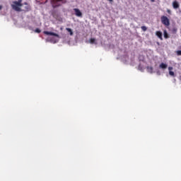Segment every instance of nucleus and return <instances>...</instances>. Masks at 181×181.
<instances>
[{
	"mask_svg": "<svg viewBox=\"0 0 181 181\" xmlns=\"http://www.w3.org/2000/svg\"><path fill=\"white\" fill-rule=\"evenodd\" d=\"M66 30H67V32H68V33H69L70 36H73V35H74V33H73V30L71 28H66Z\"/></svg>",
	"mask_w": 181,
	"mask_h": 181,
	"instance_id": "nucleus-9",
	"label": "nucleus"
},
{
	"mask_svg": "<svg viewBox=\"0 0 181 181\" xmlns=\"http://www.w3.org/2000/svg\"><path fill=\"white\" fill-rule=\"evenodd\" d=\"M164 37L165 39H169V35L168 34V31L164 30Z\"/></svg>",
	"mask_w": 181,
	"mask_h": 181,
	"instance_id": "nucleus-12",
	"label": "nucleus"
},
{
	"mask_svg": "<svg viewBox=\"0 0 181 181\" xmlns=\"http://www.w3.org/2000/svg\"><path fill=\"white\" fill-rule=\"evenodd\" d=\"M43 33H44V35H49V36H55V37H59V35L56 33L49 32V31H44Z\"/></svg>",
	"mask_w": 181,
	"mask_h": 181,
	"instance_id": "nucleus-4",
	"label": "nucleus"
},
{
	"mask_svg": "<svg viewBox=\"0 0 181 181\" xmlns=\"http://www.w3.org/2000/svg\"><path fill=\"white\" fill-rule=\"evenodd\" d=\"M167 12H168V13H169V15H170V13H172V11L170 9H168Z\"/></svg>",
	"mask_w": 181,
	"mask_h": 181,
	"instance_id": "nucleus-19",
	"label": "nucleus"
},
{
	"mask_svg": "<svg viewBox=\"0 0 181 181\" xmlns=\"http://www.w3.org/2000/svg\"><path fill=\"white\" fill-rule=\"evenodd\" d=\"M24 5L29 6L26 2L24 3Z\"/></svg>",
	"mask_w": 181,
	"mask_h": 181,
	"instance_id": "nucleus-21",
	"label": "nucleus"
},
{
	"mask_svg": "<svg viewBox=\"0 0 181 181\" xmlns=\"http://www.w3.org/2000/svg\"><path fill=\"white\" fill-rule=\"evenodd\" d=\"M156 35L160 39V40H163V38L162 37V32L156 31Z\"/></svg>",
	"mask_w": 181,
	"mask_h": 181,
	"instance_id": "nucleus-8",
	"label": "nucleus"
},
{
	"mask_svg": "<svg viewBox=\"0 0 181 181\" xmlns=\"http://www.w3.org/2000/svg\"><path fill=\"white\" fill-rule=\"evenodd\" d=\"M90 43L91 45H97V42H95V38H90Z\"/></svg>",
	"mask_w": 181,
	"mask_h": 181,
	"instance_id": "nucleus-11",
	"label": "nucleus"
},
{
	"mask_svg": "<svg viewBox=\"0 0 181 181\" xmlns=\"http://www.w3.org/2000/svg\"><path fill=\"white\" fill-rule=\"evenodd\" d=\"M180 6V5L179 4V2L177 1H174L173 2V7L174 9H178V8Z\"/></svg>",
	"mask_w": 181,
	"mask_h": 181,
	"instance_id": "nucleus-6",
	"label": "nucleus"
},
{
	"mask_svg": "<svg viewBox=\"0 0 181 181\" xmlns=\"http://www.w3.org/2000/svg\"><path fill=\"white\" fill-rule=\"evenodd\" d=\"M161 23L165 26H169L170 25V21H169V18H168L165 16H161Z\"/></svg>",
	"mask_w": 181,
	"mask_h": 181,
	"instance_id": "nucleus-3",
	"label": "nucleus"
},
{
	"mask_svg": "<svg viewBox=\"0 0 181 181\" xmlns=\"http://www.w3.org/2000/svg\"><path fill=\"white\" fill-rule=\"evenodd\" d=\"M141 29L143 30L144 32H146V30H148L146 26H141Z\"/></svg>",
	"mask_w": 181,
	"mask_h": 181,
	"instance_id": "nucleus-14",
	"label": "nucleus"
},
{
	"mask_svg": "<svg viewBox=\"0 0 181 181\" xmlns=\"http://www.w3.org/2000/svg\"><path fill=\"white\" fill-rule=\"evenodd\" d=\"M74 11L75 12L76 16H78V18H81V16H83V13H81L80 9H78V8H74Z\"/></svg>",
	"mask_w": 181,
	"mask_h": 181,
	"instance_id": "nucleus-5",
	"label": "nucleus"
},
{
	"mask_svg": "<svg viewBox=\"0 0 181 181\" xmlns=\"http://www.w3.org/2000/svg\"><path fill=\"white\" fill-rule=\"evenodd\" d=\"M168 70H169V71H172V70H173V67L169 66Z\"/></svg>",
	"mask_w": 181,
	"mask_h": 181,
	"instance_id": "nucleus-18",
	"label": "nucleus"
},
{
	"mask_svg": "<svg viewBox=\"0 0 181 181\" xmlns=\"http://www.w3.org/2000/svg\"><path fill=\"white\" fill-rule=\"evenodd\" d=\"M169 74H170V76H172L173 77L175 76V72H173V71H169Z\"/></svg>",
	"mask_w": 181,
	"mask_h": 181,
	"instance_id": "nucleus-15",
	"label": "nucleus"
},
{
	"mask_svg": "<svg viewBox=\"0 0 181 181\" xmlns=\"http://www.w3.org/2000/svg\"><path fill=\"white\" fill-rule=\"evenodd\" d=\"M152 1V2H153V0H151Z\"/></svg>",
	"mask_w": 181,
	"mask_h": 181,
	"instance_id": "nucleus-24",
	"label": "nucleus"
},
{
	"mask_svg": "<svg viewBox=\"0 0 181 181\" xmlns=\"http://www.w3.org/2000/svg\"><path fill=\"white\" fill-rule=\"evenodd\" d=\"M157 74H158V76H160V71H158Z\"/></svg>",
	"mask_w": 181,
	"mask_h": 181,
	"instance_id": "nucleus-20",
	"label": "nucleus"
},
{
	"mask_svg": "<svg viewBox=\"0 0 181 181\" xmlns=\"http://www.w3.org/2000/svg\"><path fill=\"white\" fill-rule=\"evenodd\" d=\"M23 5V4H22V0L14 1L11 4V8L12 9H13V11H16V12H21L22 9L21 8V6H22Z\"/></svg>",
	"mask_w": 181,
	"mask_h": 181,
	"instance_id": "nucleus-1",
	"label": "nucleus"
},
{
	"mask_svg": "<svg viewBox=\"0 0 181 181\" xmlns=\"http://www.w3.org/2000/svg\"><path fill=\"white\" fill-rule=\"evenodd\" d=\"M177 56H181V50H178L176 52Z\"/></svg>",
	"mask_w": 181,
	"mask_h": 181,
	"instance_id": "nucleus-17",
	"label": "nucleus"
},
{
	"mask_svg": "<svg viewBox=\"0 0 181 181\" xmlns=\"http://www.w3.org/2000/svg\"><path fill=\"white\" fill-rule=\"evenodd\" d=\"M147 71L148 73L152 74V73H153V68L151 66H147Z\"/></svg>",
	"mask_w": 181,
	"mask_h": 181,
	"instance_id": "nucleus-10",
	"label": "nucleus"
},
{
	"mask_svg": "<svg viewBox=\"0 0 181 181\" xmlns=\"http://www.w3.org/2000/svg\"><path fill=\"white\" fill-rule=\"evenodd\" d=\"M159 69H162V70H166V69H168V64L165 63H161L159 65Z\"/></svg>",
	"mask_w": 181,
	"mask_h": 181,
	"instance_id": "nucleus-7",
	"label": "nucleus"
},
{
	"mask_svg": "<svg viewBox=\"0 0 181 181\" xmlns=\"http://www.w3.org/2000/svg\"><path fill=\"white\" fill-rule=\"evenodd\" d=\"M110 2H112L113 0H108Z\"/></svg>",
	"mask_w": 181,
	"mask_h": 181,
	"instance_id": "nucleus-23",
	"label": "nucleus"
},
{
	"mask_svg": "<svg viewBox=\"0 0 181 181\" xmlns=\"http://www.w3.org/2000/svg\"><path fill=\"white\" fill-rule=\"evenodd\" d=\"M24 11H25V12H29V11H30V6H25Z\"/></svg>",
	"mask_w": 181,
	"mask_h": 181,
	"instance_id": "nucleus-13",
	"label": "nucleus"
},
{
	"mask_svg": "<svg viewBox=\"0 0 181 181\" xmlns=\"http://www.w3.org/2000/svg\"><path fill=\"white\" fill-rule=\"evenodd\" d=\"M2 9V6H0V11Z\"/></svg>",
	"mask_w": 181,
	"mask_h": 181,
	"instance_id": "nucleus-22",
	"label": "nucleus"
},
{
	"mask_svg": "<svg viewBox=\"0 0 181 181\" xmlns=\"http://www.w3.org/2000/svg\"><path fill=\"white\" fill-rule=\"evenodd\" d=\"M35 33H40L41 30H40V29H39V28H36V29L35 30Z\"/></svg>",
	"mask_w": 181,
	"mask_h": 181,
	"instance_id": "nucleus-16",
	"label": "nucleus"
},
{
	"mask_svg": "<svg viewBox=\"0 0 181 181\" xmlns=\"http://www.w3.org/2000/svg\"><path fill=\"white\" fill-rule=\"evenodd\" d=\"M62 2V4H66L67 2L66 0H51V4L53 8H57L59 6H61L62 4H60Z\"/></svg>",
	"mask_w": 181,
	"mask_h": 181,
	"instance_id": "nucleus-2",
	"label": "nucleus"
}]
</instances>
